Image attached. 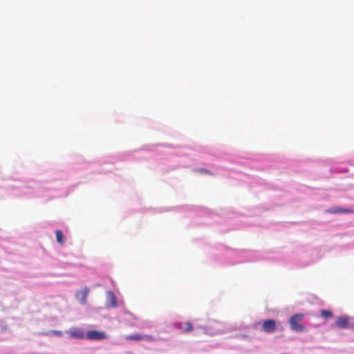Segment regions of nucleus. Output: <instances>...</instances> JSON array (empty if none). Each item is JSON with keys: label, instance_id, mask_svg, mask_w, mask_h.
<instances>
[{"label": "nucleus", "instance_id": "nucleus-1", "mask_svg": "<svg viewBox=\"0 0 354 354\" xmlns=\"http://www.w3.org/2000/svg\"><path fill=\"white\" fill-rule=\"evenodd\" d=\"M304 315L302 313H298L293 315L289 319V323L290 328L296 332H304L306 330V328L304 325L300 324L304 319Z\"/></svg>", "mask_w": 354, "mask_h": 354}, {"label": "nucleus", "instance_id": "nucleus-2", "mask_svg": "<svg viewBox=\"0 0 354 354\" xmlns=\"http://www.w3.org/2000/svg\"><path fill=\"white\" fill-rule=\"evenodd\" d=\"M66 333L71 338L84 339H86V334L84 330L78 327H72L69 330H66Z\"/></svg>", "mask_w": 354, "mask_h": 354}, {"label": "nucleus", "instance_id": "nucleus-3", "mask_svg": "<svg viewBox=\"0 0 354 354\" xmlns=\"http://www.w3.org/2000/svg\"><path fill=\"white\" fill-rule=\"evenodd\" d=\"M107 338V335L104 331L88 330L86 334V339L90 340H102Z\"/></svg>", "mask_w": 354, "mask_h": 354}, {"label": "nucleus", "instance_id": "nucleus-4", "mask_svg": "<svg viewBox=\"0 0 354 354\" xmlns=\"http://www.w3.org/2000/svg\"><path fill=\"white\" fill-rule=\"evenodd\" d=\"M351 317L340 316L338 317L335 322V325L342 328H350Z\"/></svg>", "mask_w": 354, "mask_h": 354}, {"label": "nucleus", "instance_id": "nucleus-5", "mask_svg": "<svg viewBox=\"0 0 354 354\" xmlns=\"http://www.w3.org/2000/svg\"><path fill=\"white\" fill-rule=\"evenodd\" d=\"M277 324L274 319H267L263 322L262 328L264 332L271 333L276 330Z\"/></svg>", "mask_w": 354, "mask_h": 354}, {"label": "nucleus", "instance_id": "nucleus-6", "mask_svg": "<svg viewBox=\"0 0 354 354\" xmlns=\"http://www.w3.org/2000/svg\"><path fill=\"white\" fill-rule=\"evenodd\" d=\"M125 339L129 341H140V340H146L153 342L155 340V338L152 335H141L140 334H135L126 336Z\"/></svg>", "mask_w": 354, "mask_h": 354}, {"label": "nucleus", "instance_id": "nucleus-7", "mask_svg": "<svg viewBox=\"0 0 354 354\" xmlns=\"http://www.w3.org/2000/svg\"><path fill=\"white\" fill-rule=\"evenodd\" d=\"M328 212L333 213V214H346V213H354V210L351 209H345V208H334L333 209L328 210Z\"/></svg>", "mask_w": 354, "mask_h": 354}, {"label": "nucleus", "instance_id": "nucleus-8", "mask_svg": "<svg viewBox=\"0 0 354 354\" xmlns=\"http://www.w3.org/2000/svg\"><path fill=\"white\" fill-rule=\"evenodd\" d=\"M89 289L86 287L83 290H80L78 292L79 296L81 297V301L82 304H85L86 301V298L88 294Z\"/></svg>", "mask_w": 354, "mask_h": 354}, {"label": "nucleus", "instance_id": "nucleus-9", "mask_svg": "<svg viewBox=\"0 0 354 354\" xmlns=\"http://www.w3.org/2000/svg\"><path fill=\"white\" fill-rule=\"evenodd\" d=\"M55 235H56V239L57 241L61 244L63 245L64 243V234L62 231L57 230L55 231Z\"/></svg>", "mask_w": 354, "mask_h": 354}, {"label": "nucleus", "instance_id": "nucleus-10", "mask_svg": "<svg viewBox=\"0 0 354 354\" xmlns=\"http://www.w3.org/2000/svg\"><path fill=\"white\" fill-rule=\"evenodd\" d=\"M181 325H182V324H180L179 328H180L183 332L187 333V332L191 331V330L193 329L192 325V324H191V323H189V322H186V323L185 324V328H183Z\"/></svg>", "mask_w": 354, "mask_h": 354}, {"label": "nucleus", "instance_id": "nucleus-11", "mask_svg": "<svg viewBox=\"0 0 354 354\" xmlns=\"http://www.w3.org/2000/svg\"><path fill=\"white\" fill-rule=\"evenodd\" d=\"M320 313L322 317L326 319L330 318L333 316L332 312L328 310H322Z\"/></svg>", "mask_w": 354, "mask_h": 354}, {"label": "nucleus", "instance_id": "nucleus-12", "mask_svg": "<svg viewBox=\"0 0 354 354\" xmlns=\"http://www.w3.org/2000/svg\"><path fill=\"white\" fill-rule=\"evenodd\" d=\"M109 301L111 304V306L112 307H116L117 306V302H116V298L113 292L110 293V299Z\"/></svg>", "mask_w": 354, "mask_h": 354}, {"label": "nucleus", "instance_id": "nucleus-13", "mask_svg": "<svg viewBox=\"0 0 354 354\" xmlns=\"http://www.w3.org/2000/svg\"><path fill=\"white\" fill-rule=\"evenodd\" d=\"M50 333L53 334V335H55L59 336V337L63 335V333L61 330H53L50 331Z\"/></svg>", "mask_w": 354, "mask_h": 354}, {"label": "nucleus", "instance_id": "nucleus-14", "mask_svg": "<svg viewBox=\"0 0 354 354\" xmlns=\"http://www.w3.org/2000/svg\"><path fill=\"white\" fill-rule=\"evenodd\" d=\"M350 328L354 329V317H351Z\"/></svg>", "mask_w": 354, "mask_h": 354}]
</instances>
